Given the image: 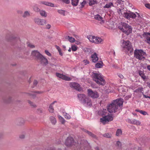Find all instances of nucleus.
I'll return each mask as SVG.
<instances>
[{"label":"nucleus","mask_w":150,"mask_h":150,"mask_svg":"<svg viewBox=\"0 0 150 150\" xmlns=\"http://www.w3.org/2000/svg\"><path fill=\"white\" fill-rule=\"evenodd\" d=\"M123 102V99L122 98L113 100L107 106L108 111L110 112H120L122 109Z\"/></svg>","instance_id":"obj_1"},{"label":"nucleus","mask_w":150,"mask_h":150,"mask_svg":"<svg viewBox=\"0 0 150 150\" xmlns=\"http://www.w3.org/2000/svg\"><path fill=\"white\" fill-rule=\"evenodd\" d=\"M107 110L106 109H103V110H100L98 111V114L99 115H102L103 117L100 118V122L105 124L107 122L111 121L113 120L112 116L110 115H105Z\"/></svg>","instance_id":"obj_2"},{"label":"nucleus","mask_w":150,"mask_h":150,"mask_svg":"<svg viewBox=\"0 0 150 150\" xmlns=\"http://www.w3.org/2000/svg\"><path fill=\"white\" fill-rule=\"evenodd\" d=\"M92 76L93 81L98 85H104L105 84V82L104 77L101 74L93 73Z\"/></svg>","instance_id":"obj_3"},{"label":"nucleus","mask_w":150,"mask_h":150,"mask_svg":"<svg viewBox=\"0 0 150 150\" xmlns=\"http://www.w3.org/2000/svg\"><path fill=\"white\" fill-rule=\"evenodd\" d=\"M79 100L81 101L84 104L86 105L88 107H91L92 105L91 99L86 97V96L83 94H79L78 95Z\"/></svg>","instance_id":"obj_4"},{"label":"nucleus","mask_w":150,"mask_h":150,"mask_svg":"<svg viewBox=\"0 0 150 150\" xmlns=\"http://www.w3.org/2000/svg\"><path fill=\"white\" fill-rule=\"evenodd\" d=\"M122 47L124 51L127 52L129 51L130 53L133 51V48L131 45V44L129 41H125L124 40L122 41Z\"/></svg>","instance_id":"obj_5"},{"label":"nucleus","mask_w":150,"mask_h":150,"mask_svg":"<svg viewBox=\"0 0 150 150\" xmlns=\"http://www.w3.org/2000/svg\"><path fill=\"white\" fill-rule=\"evenodd\" d=\"M134 54L135 57L139 60L145 58L146 56L145 52L142 50H135L134 51Z\"/></svg>","instance_id":"obj_6"},{"label":"nucleus","mask_w":150,"mask_h":150,"mask_svg":"<svg viewBox=\"0 0 150 150\" xmlns=\"http://www.w3.org/2000/svg\"><path fill=\"white\" fill-rule=\"evenodd\" d=\"M119 29L127 35H128L132 31L131 27L125 23H122V27H120Z\"/></svg>","instance_id":"obj_7"},{"label":"nucleus","mask_w":150,"mask_h":150,"mask_svg":"<svg viewBox=\"0 0 150 150\" xmlns=\"http://www.w3.org/2000/svg\"><path fill=\"white\" fill-rule=\"evenodd\" d=\"M88 38L90 41L95 43L99 44L102 41L101 38L93 35H89L88 36Z\"/></svg>","instance_id":"obj_8"},{"label":"nucleus","mask_w":150,"mask_h":150,"mask_svg":"<svg viewBox=\"0 0 150 150\" xmlns=\"http://www.w3.org/2000/svg\"><path fill=\"white\" fill-rule=\"evenodd\" d=\"M88 96L93 98H97L99 96V95L97 91H93L91 89L88 90Z\"/></svg>","instance_id":"obj_9"},{"label":"nucleus","mask_w":150,"mask_h":150,"mask_svg":"<svg viewBox=\"0 0 150 150\" xmlns=\"http://www.w3.org/2000/svg\"><path fill=\"white\" fill-rule=\"evenodd\" d=\"M123 16L125 18L128 19H129L131 18H135L137 16L135 13L130 11L124 13Z\"/></svg>","instance_id":"obj_10"},{"label":"nucleus","mask_w":150,"mask_h":150,"mask_svg":"<svg viewBox=\"0 0 150 150\" xmlns=\"http://www.w3.org/2000/svg\"><path fill=\"white\" fill-rule=\"evenodd\" d=\"M56 75L58 77L66 81H70L71 80V78L59 73L56 72Z\"/></svg>","instance_id":"obj_11"},{"label":"nucleus","mask_w":150,"mask_h":150,"mask_svg":"<svg viewBox=\"0 0 150 150\" xmlns=\"http://www.w3.org/2000/svg\"><path fill=\"white\" fill-rule=\"evenodd\" d=\"M69 86L71 88H73L74 89L78 91L81 90L80 86L79 84L76 82H71L69 84Z\"/></svg>","instance_id":"obj_12"},{"label":"nucleus","mask_w":150,"mask_h":150,"mask_svg":"<svg viewBox=\"0 0 150 150\" xmlns=\"http://www.w3.org/2000/svg\"><path fill=\"white\" fill-rule=\"evenodd\" d=\"M74 143V140L72 137H68L65 142L66 146H69L73 144Z\"/></svg>","instance_id":"obj_13"},{"label":"nucleus","mask_w":150,"mask_h":150,"mask_svg":"<svg viewBox=\"0 0 150 150\" xmlns=\"http://www.w3.org/2000/svg\"><path fill=\"white\" fill-rule=\"evenodd\" d=\"M34 21L35 23L39 25H44L46 23V21L44 19L35 18Z\"/></svg>","instance_id":"obj_14"},{"label":"nucleus","mask_w":150,"mask_h":150,"mask_svg":"<svg viewBox=\"0 0 150 150\" xmlns=\"http://www.w3.org/2000/svg\"><path fill=\"white\" fill-rule=\"evenodd\" d=\"M143 38L145 39L146 42L150 44V33H144L142 35Z\"/></svg>","instance_id":"obj_15"},{"label":"nucleus","mask_w":150,"mask_h":150,"mask_svg":"<svg viewBox=\"0 0 150 150\" xmlns=\"http://www.w3.org/2000/svg\"><path fill=\"white\" fill-rule=\"evenodd\" d=\"M43 93L41 91H36L35 92H30L27 93V96H29L30 98L34 99L36 97V93Z\"/></svg>","instance_id":"obj_16"},{"label":"nucleus","mask_w":150,"mask_h":150,"mask_svg":"<svg viewBox=\"0 0 150 150\" xmlns=\"http://www.w3.org/2000/svg\"><path fill=\"white\" fill-rule=\"evenodd\" d=\"M38 60H39L41 64L43 65H46L48 64V61L47 59L43 55H42Z\"/></svg>","instance_id":"obj_17"},{"label":"nucleus","mask_w":150,"mask_h":150,"mask_svg":"<svg viewBox=\"0 0 150 150\" xmlns=\"http://www.w3.org/2000/svg\"><path fill=\"white\" fill-rule=\"evenodd\" d=\"M31 55L32 56L35 57L38 60L40 57L42 55L37 50L33 51L31 53Z\"/></svg>","instance_id":"obj_18"},{"label":"nucleus","mask_w":150,"mask_h":150,"mask_svg":"<svg viewBox=\"0 0 150 150\" xmlns=\"http://www.w3.org/2000/svg\"><path fill=\"white\" fill-rule=\"evenodd\" d=\"M94 18L98 21H100V23L101 24L104 23V21L103 20V18L99 14L95 15L94 16Z\"/></svg>","instance_id":"obj_19"},{"label":"nucleus","mask_w":150,"mask_h":150,"mask_svg":"<svg viewBox=\"0 0 150 150\" xmlns=\"http://www.w3.org/2000/svg\"><path fill=\"white\" fill-rule=\"evenodd\" d=\"M91 57L92 61L93 62H96L98 59V57H97V54L96 53H94L93 54L91 55Z\"/></svg>","instance_id":"obj_20"},{"label":"nucleus","mask_w":150,"mask_h":150,"mask_svg":"<svg viewBox=\"0 0 150 150\" xmlns=\"http://www.w3.org/2000/svg\"><path fill=\"white\" fill-rule=\"evenodd\" d=\"M130 123L132 124L136 125H139L141 124V122L138 120L135 119H133L130 120Z\"/></svg>","instance_id":"obj_21"},{"label":"nucleus","mask_w":150,"mask_h":150,"mask_svg":"<svg viewBox=\"0 0 150 150\" xmlns=\"http://www.w3.org/2000/svg\"><path fill=\"white\" fill-rule=\"evenodd\" d=\"M57 103V101H54L50 105L49 108V110L50 112L52 113L54 112V109L53 107V105L55 103Z\"/></svg>","instance_id":"obj_22"},{"label":"nucleus","mask_w":150,"mask_h":150,"mask_svg":"<svg viewBox=\"0 0 150 150\" xmlns=\"http://www.w3.org/2000/svg\"><path fill=\"white\" fill-rule=\"evenodd\" d=\"M41 3L46 5L49 6L51 7H53L54 6V4H53L47 1H42Z\"/></svg>","instance_id":"obj_23"},{"label":"nucleus","mask_w":150,"mask_h":150,"mask_svg":"<svg viewBox=\"0 0 150 150\" xmlns=\"http://www.w3.org/2000/svg\"><path fill=\"white\" fill-rule=\"evenodd\" d=\"M50 120L53 125H55L57 122L56 119L54 117L52 116L50 117Z\"/></svg>","instance_id":"obj_24"},{"label":"nucleus","mask_w":150,"mask_h":150,"mask_svg":"<svg viewBox=\"0 0 150 150\" xmlns=\"http://www.w3.org/2000/svg\"><path fill=\"white\" fill-rule=\"evenodd\" d=\"M66 38L68 39L71 42H74L75 41V39L74 38L71 37H70L69 36H66Z\"/></svg>","instance_id":"obj_25"},{"label":"nucleus","mask_w":150,"mask_h":150,"mask_svg":"<svg viewBox=\"0 0 150 150\" xmlns=\"http://www.w3.org/2000/svg\"><path fill=\"white\" fill-rule=\"evenodd\" d=\"M113 5L112 3L110 2L108 4H106L105 6H104L105 8H109L111 7V6H113Z\"/></svg>","instance_id":"obj_26"},{"label":"nucleus","mask_w":150,"mask_h":150,"mask_svg":"<svg viewBox=\"0 0 150 150\" xmlns=\"http://www.w3.org/2000/svg\"><path fill=\"white\" fill-rule=\"evenodd\" d=\"M79 0H71V4L74 6H76L77 5Z\"/></svg>","instance_id":"obj_27"},{"label":"nucleus","mask_w":150,"mask_h":150,"mask_svg":"<svg viewBox=\"0 0 150 150\" xmlns=\"http://www.w3.org/2000/svg\"><path fill=\"white\" fill-rule=\"evenodd\" d=\"M58 117L60 122L62 123V124H64L65 122V120L64 118L59 115L58 116Z\"/></svg>","instance_id":"obj_28"},{"label":"nucleus","mask_w":150,"mask_h":150,"mask_svg":"<svg viewBox=\"0 0 150 150\" xmlns=\"http://www.w3.org/2000/svg\"><path fill=\"white\" fill-rule=\"evenodd\" d=\"M40 15L42 16L45 17H46L47 16V14L46 13V12L43 10L40 11Z\"/></svg>","instance_id":"obj_29"},{"label":"nucleus","mask_w":150,"mask_h":150,"mask_svg":"<svg viewBox=\"0 0 150 150\" xmlns=\"http://www.w3.org/2000/svg\"><path fill=\"white\" fill-rule=\"evenodd\" d=\"M28 103L33 108H36L37 105L33 102L31 101L30 100H28L27 101Z\"/></svg>","instance_id":"obj_30"},{"label":"nucleus","mask_w":150,"mask_h":150,"mask_svg":"<svg viewBox=\"0 0 150 150\" xmlns=\"http://www.w3.org/2000/svg\"><path fill=\"white\" fill-rule=\"evenodd\" d=\"M139 75L144 80L146 79V76L144 75L142 71H139Z\"/></svg>","instance_id":"obj_31"},{"label":"nucleus","mask_w":150,"mask_h":150,"mask_svg":"<svg viewBox=\"0 0 150 150\" xmlns=\"http://www.w3.org/2000/svg\"><path fill=\"white\" fill-rule=\"evenodd\" d=\"M25 123V121L23 118H20L19 119V126L23 125Z\"/></svg>","instance_id":"obj_32"},{"label":"nucleus","mask_w":150,"mask_h":150,"mask_svg":"<svg viewBox=\"0 0 150 150\" xmlns=\"http://www.w3.org/2000/svg\"><path fill=\"white\" fill-rule=\"evenodd\" d=\"M96 3H97V1L96 0H90L89 3V5L90 6H91L95 4Z\"/></svg>","instance_id":"obj_33"},{"label":"nucleus","mask_w":150,"mask_h":150,"mask_svg":"<svg viewBox=\"0 0 150 150\" xmlns=\"http://www.w3.org/2000/svg\"><path fill=\"white\" fill-rule=\"evenodd\" d=\"M122 131L121 129H118L117 131L116 135L117 136H120L122 134Z\"/></svg>","instance_id":"obj_34"},{"label":"nucleus","mask_w":150,"mask_h":150,"mask_svg":"<svg viewBox=\"0 0 150 150\" xmlns=\"http://www.w3.org/2000/svg\"><path fill=\"white\" fill-rule=\"evenodd\" d=\"M102 64H103V62H101L97 63L96 64V67L97 68H100L101 67H102Z\"/></svg>","instance_id":"obj_35"},{"label":"nucleus","mask_w":150,"mask_h":150,"mask_svg":"<svg viewBox=\"0 0 150 150\" xmlns=\"http://www.w3.org/2000/svg\"><path fill=\"white\" fill-rule=\"evenodd\" d=\"M33 9L36 12H38L40 11V9L36 5H35L33 6Z\"/></svg>","instance_id":"obj_36"},{"label":"nucleus","mask_w":150,"mask_h":150,"mask_svg":"<svg viewBox=\"0 0 150 150\" xmlns=\"http://www.w3.org/2000/svg\"><path fill=\"white\" fill-rule=\"evenodd\" d=\"M77 49V47L76 45H72L71 47V49L72 51H75Z\"/></svg>","instance_id":"obj_37"},{"label":"nucleus","mask_w":150,"mask_h":150,"mask_svg":"<svg viewBox=\"0 0 150 150\" xmlns=\"http://www.w3.org/2000/svg\"><path fill=\"white\" fill-rule=\"evenodd\" d=\"M56 48L59 52V54L61 56L63 55V54L62 52L61 49L58 46H56Z\"/></svg>","instance_id":"obj_38"},{"label":"nucleus","mask_w":150,"mask_h":150,"mask_svg":"<svg viewBox=\"0 0 150 150\" xmlns=\"http://www.w3.org/2000/svg\"><path fill=\"white\" fill-rule=\"evenodd\" d=\"M30 16V14L28 11H25L23 16L24 17H26L27 16Z\"/></svg>","instance_id":"obj_39"},{"label":"nucleus","mask_w":150,"mask_h":150,"mask_svg":"<svg viewBox=\"0 0 150 150\" xmlns=\"http://www.w3.org/2000/svg\"><path fill=\"white\" fill-rule=\"evenodd\" d=\"M103 136L105 137L110 138L111 137L112 135L110 134L107 133L104 134L103 135Z\"/></svg>","instance_id":"obj_40"},{"label":"nucleus","mask_w":150,"mask_h":150,"mask_svg":"<svg viewBox=\"0 0 150 150\" xmlns=\"http://www.w3.org/2000/svg\"><path fill=\"white\" fill-rule=\"evenodd\" d=\"M58 12L61 14L64 15L65 11L62 10H59L58 11Z\"/></svg>","instance_id":"obj_41"},{"label":"nucleus","mask_w":150,"mask_h":150,"mask_svg":"<svg viewBox=\"0 0 150 150\" xmlns=\"http://www.w3.org/2000/svg\"><path fill=\"white\" fill-rule=\"evenodd\" d=\"M139 111V112L141 114L144 115H148V113H147V112L145 111H143L142 110H140V111Z\"/></svg>","instance_id":"obj_42"},{"label":"nucleus","mask_w":150,"mask_h":150,"mask_svg":"<svg viewBox=\"0 0 150 150\" xmlns=\"http://www.w3.org/2000/svg\"><path fill=\"white\" fill-rule=\"evenodd\" d=\"M64 117L65 118L67 119H69L71 118L69 114L66 113L64 115Z\"/></svg>","instance_id":"obj_43"},{"label":"nucleus","mask_w":150,"mask_h":150,"mask_svg":"<svg viewBox=\"0 0 150 150\" xmlns=\"http://www.w3.org/2000/svg\"><path fill=\"white\" fill-rule=\"evenodd\" d=\"M27 45L28 47L31 48H33L35 47V46L33 45L30 43H28Z\"/></svg>","instance_id":"obj_44"},{"label":"nucleus","mask_w":150,"mask_h":150,"mask_svg":"<svg viewBox=\"0 0 150 150\" xmlns=\"http://www.w3.org/2000/svg\"><path fill=\"white\" fill-rule=\"evenodd\" d=\"M62 2L66 4H69L70 3L69 0H60Z\"/></svg>","instance_id":"obj_45"},{"label":"nucleus","mask_w":150,"mask_h":150,"mask_svg":"<svg viewBox=\"0 0 150 150\" xmlns=\"http://www.w3.org/2000/svg\"><path fill=\"white\" fill-rule=\"evenodd\" d=\"M143 88H139L135 90V92H138L139 91H142Z\"/></svg>","instance_id":"obj_46"},{"label":"nucleus","mask_w":150,"mask_h":150,"mask_svg":"<svg viewBox=\"0 0 150 150\" xmlns=\"http://www.w3.org/2000/svg\"><path fill=\"white\" fill-rule=\"evenodd\" d=\"M86 132L88 134H89V135L92 136V137H94V134H93L91 132L88 131H86Z\"/></svg>","instance_id":"obj_47"},{"label":"nucleus","mask_w":150,"mask_h":150,"mask_svg":"<svg viewBox=\"0 0 150 150\" xmlns=\"http://www.w3.org/2000/svg\"><path fill=\"white\" fill-rule=\"evenodd\" d=\"M145 6L147 8L150 9V4L147 3L145 4Z\"/></svg>","instance_id":"obj_48"},{"label":"nucleus","mask_w":150,"mask_h":150,"mask_svg":"<svg viewBox=\"0 0 150 150\" xmlns=\"http://www.w3.org/2000/svg\"><path fill=\"white\" fill-rule=\"evenodd\" d=\"M45 52L47 55L49 56H51V53L47 50H45Z\"/></svg>","instance_id":"obj_49"},{"label":"nucleus","mask_w":150,"mask_h":150,"mask_svg":"<svg viewBox=\"0 0 150 150\" xmlns=\"http://www.w3.org/2000/svg\"><path fill=\"white\" fill-rule=\"evenodd\" d=\"M116 144H117V146L118 147H120V146H121V143L119 141L117 142Z\"/></svg>","instance_id":"obj_50"},{"label":"nucleus","mask_w":150,"mask_h":150,"mask_svg":"<svg viewBox=\"0 0 150 150\" xmlns=\"http://www.w3.org/2000/svg\"><path fill=\"white\" fill-rule=\"evenodd\" d=\"M86 4V2L85 1H83L81 3L82 7H83L85 4Z\"/></svg>","instance_id":"obj_51"},{"label":"nucleus","mask_w":150,"mask_h":150,"mask_svg":"<svg viewBox=\"0 0 150 150\" xmlns=\"http://www.w3.org/2000/svg\"><path fill=\"white\" fill-rule=\"evenodd\" d=\"M83 62L85 65L89 63V61L88 60H83Z\"/></svg>","instance_id":"obj_52"},{"label":"nucleus","mask_w":150,"mask_h":150,"mask_svg":"<svg viewBox=\"0 0 150 150\" xmlns=\"http://www.w3.org/2000/svg\"><path fill=\"white\" fill-rule=\"evenodd\" d=\"M25 133H24L23 134H21L20 136H19V138L21 139H23L25 138Z\"/></svg>","instance_id":"obj_53"},{"label":"nucleus","mask_w":150,"mask_h":150,"mask_svg":"<svg viewBox=\"0 0 150 150\" xmlns=\"http://www.w3.org/2000/svg\"><path fill=\"white\" fill-rule=\"evenodd\" d=\"M118 76L121 79H123L124 78V76L122 75L121 74H118Z\"/></svg>","instance_id":"obj_54"},{"label":"nucleus","mask_w":150,"mask_h":150,"mask_svg":"<svg viewBox=\"0 0 150 150\" xmlns=\"http://www.w3.org/2000/svg\"><path fill=\"white\" fill-rule=\"evenodd\" d=\"M37 83H38L37 81L36 80H35L33 82L34 86H33V87H34V86H36L37 85Z\"/></svg>","instance_id":"obj_55"},{"label":"nucleus","mask_w":150,"mask_h":150,"mask_svg":"<svg viewBox=\"0 0 150 150\" xmlns=\"http://www.w3.org/2000/svg\"><path fill=\"white\" fill-rule=\"evenodd\" d=\"M107 22L108 23H107V24H108V25H109V26L110 27V28H112L113 27V24H110V23L109 24H108V23H109V22Z\"/></svg>","instance_id":"obj_56"},{"label":"nucleus","mask_w":150,"mask_h":150,"mask_svg":"<svg viewBox=\"0 0 150 150\" xmlns=\"http://www.w3.org/2000/svg\"><path fill=\"white\" fill-rule=\"evenodd\" d=\"M51 27V25L50 24H47L46 26V28L48 29H49Z\"/></svg>","instance_id":"obj_57"},{"label":"nucleus","mask_w":150,"mask_h":150,"mask_svg":"<svg viewBox=\"0 0 150 150\" xmlns=\"http://www.w3.org/2000/svg\"><path fill=\"white\" fill-rule=\"evenodd\" d=\"M121 11H122L121 9H120V8H119V11H118V13L119 14H120V15H122V13L121 12Z\"/></svg>","instance_id":"obj_58"},{"label":"nucleus","mask_w":150,"mask_h":150,"mask_svg":"<svg viewBox=\"0 0 150 150\" xmlns=\"http://www.w3.org/2000/svg\"><path fill=\"white\" fill-rule=\"evenodd\" d=\"M143 96L144 97L146 98H149V96H147L145 95H143Z\"/></svg>","instance_id":"obj_59"},{"label":"nucleus","mask_w":150,"mask_h":150,"mask_svg":"<svg viewBox=\"0 0 150 150\" xmlns=\"http://www.w3.org/2000/svg\"><path fill=\"white\" fill-rule=\"evenodd\" d=\"M147 69L150 71V65H149L147 66Z\"/></svg>","instance_id":"obj_60"},{"label":"nucleus","mask_w":150,"mask_h":150,"mask_svg":"<svg viewBox=\"0 0 150 150\" xmlns=\"http://www.w3.org/2000/svg\"><path fill=\"white\" fill-rule=\"evenodd\" d=\"M38 110V112H40L41 113L42 112V110L41 109H39Z\"/></svg>","instance_id":"obj_61"},{"label":"nucleus","mask_w":150,"mask_h":150,"mask_svg":"<svg viewBox=\"0 0 150 150\" xmlns=\"http://www.w3.org/2000/svg\"><path fill=\"white\" fill-rule=\"evenodd\" d=\"M68 51L69 52H70L71 51V48H69V49L68 50Z\"/></svg>","instance_id":"obj_62"},{"label":"nucleus","mask_w":150,"mask_h":150,"mask_svg":"<svg viewBox=\"0 0 150 150\" xmlns=\"http://www.w3.org/2000/svg\"><path fill=\"white\" fill-rule=\"evenodd\" d=\"M135 111H137V112H139V111H140V110H138V109H136V110Z\"/></svg>","instance_id":"obj_63"},{"label":"nucleus","mask_w":150,"mask_h":150,"mask_svg":"<svg viewBox=\"0 0 150 150\" xmlns=\"http://www.w3.org/2000/svg\"><path fill=\"white\" fill-rule=\"evenodd\" d=\"M148 86L150 88V83H149L148 84Z\"/></svg>","instance_id":"obj_64"}]
</instances>
